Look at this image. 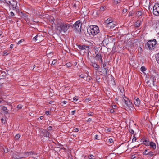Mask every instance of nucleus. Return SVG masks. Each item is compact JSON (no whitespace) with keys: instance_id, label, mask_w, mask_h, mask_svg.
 Wrapping results in <instances>:
<instances>
[{"instance_id":"obj_26","label":"nucleus","mask_w":159,"mask_h":159,"mask_svg":"<svg viewBox=\"0 0 159 159\" xmlns=\"http://www.w3.org/2000/svg\"><path fill=\"white\" fill-rule=\"evenodd\" d=\"M66 65V66L68 67H70L71 66V64L70 62L67 63Z\"/></svg>"},{"instance_id":"obj_3","label":"nucleus","mask_w":159,"mask_h":159,"mask_svg":"<svg viewBox=\"0 0 159 159\" xmlns=\"http://www.w3.org/2000/svg\"><path fill=\"white\" fill-rule=\"evenodd\" d=\"M156 44V41L155 39L148 41L145 45V48L147 49L152 50L153 49V47Z\"/></svg>"},{"instance_id":"obj_33","label":"nucleus","mask_w":159,"mask_h":159,"mask_svg":"<svg viewBox=\"0 0 159 159\" xmlns=\"http://www.w3.org/2000/svg\"><path fill=\"white\" fill-rule=\"evenodd\" d=\"M22 106L20 105H18L17 106V108L19 109H21L22 108Z\"/></svg>"},{"instance_id":"obj_10","label":"nucleus","mask_w":159,"mask_h":159,"mask_svg":"<svg viewBox=\"0 0 159 159\" xmlns=\"http://www.w3.org/2000/svg\"><path fill=\"white\" fill-rule=\"evenodd\" d=\"M116 22L114 21H111L110 23H107V27H109L110 29H112L116 25Z\"/></svg>"},{"instance_id":"obj_14","label":"nucleus","mask_w":159,"mask_h":159,"mask_svg":"<svg viewBox=\"0 0 159 159\" xmlns=\"http://www.w3.org/2000/svg\"><path fill=\"white\" fill-rule=\"evenodd\" d=\"M95 58L97 61H98L99 60L101 61L102 59V57L100 54L98 53L95 56Z\"/></svg>"},{"instance_id":"obj_57","label":"nucleus","mask_w":159,"mask_h":159,"mask_svg":"<svg viewBox=\"0 0 159 159\" xmlns=\"http://www.w3.org/2000/svg\"><path fill=\"white\" fill-rule=\"evenodd\" d=\"M132 15V13L131 12H129V14L128 16H130Z\"/></svg>"},{"instance_id":"obj_18","label":"nucleus","mask_w":159,"mask_h":159,"mask_svg":"<svg viewBox=\"0 0 159 159\" xmlns=\"http://www.w3.org/2000/svg\"><path fill=\"white\" fill-rule=\"evenodd\" d=\"M40 38V35H37L33 38V39L34 40H35L36 41H37L39 42L41 41L39 39Z\"/></svg>"},{"instance_id":"obj_15","label":"nucleus","mask_w":159,"mask_h":159,"mask_svg":"<svg viewBox=\"0 0 159 159\" xmlns=\"http://www.w3.org/2000/svg\"><path fill=\"white\" fill-rule=\"evenodd\" d=\"M13 157L15 159H20L22 158L21 157L19 156V155H18V153L14 154L13 156Z\"/></svg>"},{"instance_id":"obj_20","label":"nucleus","mask_w":159,"mask_h":159,"mask_svg":"<svg viewBox=\"0 0 159 159\" xmlns=\"http://www.w3.org/2000/svg\"><path fill=\"white\" fill-rule=\"evenodd\" d=\"M95 156L92 154H90L88 156V158L89 159H93L95 158Z\"/></svg>"},{"instance_id":"obj_11","label":"nucleus","mask_w":159,"mask_h":159,"mask_svg":"<svg viewBox=\"0 0 159 159\" xmlns=\"http://www.w3.org/2000/svg\"><path fill=\"white\" fill-rule=\"evenodd\" d=\"M91 65L94 68L95 70L96 71H98V69L100 68L99 66L96 64L95 62H91Z\"/></svg>"},{"instance_id":"obj_32","label":"nucleus","mask_w":159,"mask_h":159,"mask_svg":"<svg viewBox=\"0 0 159 159\" xmlns=\"http://www.w3.org/2000/svg\"><path fill=\"white\" fill-rule=\"evenodd\" d=\"M129 130L130 133H131L132 134H134V130H133L132 129H129Z\"/></svg>"},{"instance_id":"obj_28","label":"nucleus","mask_w":159,"mask_h":159,"mask_svg":"<svg viewBox=\"0 0 159 159\" xmlns=\"http://www.w3.org/2000/svg\"><path fill=\"white\" fill-rule=\"evenodd\" d=\"M147 151H148V150L147 149H146L143 152V155H148V152L147 153Z\"/></svg>"},{"instance_id":"obj_12","label":"nucleus","mask_w":159,"mask_h":159,"mask_svg":"<svg viewBox=\"0 0 159 159\" xmlns=\"http://www.w3.org/2000/svg\"><path fill=\"white\" fill-rule=\"evenodd\" d=\"M109 37L108 35H107L106 36L104 37V39L102 41V43L104 45H107L109 43Z\"/></svg>"},{"instance_id":"obj_31","label":"nucleus","mask_w":159,"mask_h":159,"mask_svg":"<svg viewBox=\"0 0 159 159\" xmlns=\"http://www.w3.org/2000/svg\"><path fill=\"white\" fill-rule=\"evenodd\" d=\"M136 139L135 137L133 136V139H132V142H134L136 141Z\"/></svg>"},{"instance_id":"obj_5","label":"nucleus","mask_w":159,"mask_h":159,"mask_svg":"<svg viewBox=\"0 0 159 159\" xmlns=\"http://www.w3.org/2000/svg\"><path fill=\"white\" fill-rule=\"evenodd\" d=\"M153 13L155 16H159V3H156L154 6Z\"/></svg>"},{"instance_id":"obj_16","label":"nucleus","mask_w":159,"mask_h":159,"mask_svg":"<svg viewBox=\"0 0 159 159\" xmlns=\"http://www.w3.org/2000/svg\"><path fill=\"white\" fill-rule=\"evenodd\" d=\"M143 142L144 143V144L146 146H149V143L148 141V139H143Z\"/></svg>"},{"instance_id":"obj_29","label":"nucleus","mask_w":159,"mask_h":159,"mask_svg":"<svg viewBox=\"0 0 159 159\" xmlns=\"http://www.w3.org/2000/svg\"><path fill=\"white\" fill-rule=\"evenodd\" d=\"M67 103V102L66 101H64L61 102L62 106H63V104H65Z\"/></svg>"},{"instance_id":"obj_23","label":"nucleus","mask_w":159,"mask_h":159,"mask_svg":"<svg viewBox=\"0 0 159 159\" xmlns=\"http://www.w3.org/2000/svg\"><path fill=\"white\" fill-rule=\"evenodd\" d=\"M20 137V135L19 134H17L16 135L15 138L16 140H18Z\"/></svg>"},{"instance_id":"obj_41","label":"nucleus","mask_w":159,"mask_h":159,"mask_svg":"<svg viewBox=\"0 0 159 159\" xmlns=\"http://www.w3.org/2000/svg\"><path fill=\"white\" fill-rule=\"evenodd\" d=\"M78 131L79 129L77 128H75L73 130V131L76 132H78Z\"/></svg>"},{"instance_id":"obj_1","label":"nucleus","mask_w":159,"mask_h":159,"mask_svg":"<svg viewBox=\"0 0 159 159\" xmlns=\"http://www.w3.org/2000/svg\"><path fill=\"white\" fill-rule=\"evenodd\" d=\"M87 32L89 35H95L99 33V30L98 27L96 25H92L87 29Z\"/></svg>"},{"instance_id":"obj_40","label":"nucleus","mask_w":159,"mask_h":159,"mask_svg":"<svg viewBox=\"0 0 159 159\" xmlns=\"http://www.w3.org/2000/svg\"><path fill=\"white\" fill-rule=\"evenodd\" d=\"M2 109L3 111H6L7 109L6 107L4 106L3 107Z\"/></svg>"},{"instance_id":"obj_8","label":"nucleus","mask_w":159,"mask_h":159,"mask_svg":"<svg viewBox=\"0 0 159 159\" xmlns=\"http://www.w3.org/2000/svg\"><path fill=\"white\" fill-rule=\"evenodd\" d=\"M78 48L81 50L86 49V48H87L88 51H89V46L88 45H78Z\"/></svg>"},{"instance_id":"obj_52","label":"nucleus","mask_w":159,"mask_h":159,"mask_svg":"<svg viewBox=\"0 0 159 159\" xmlns=\"http://www.w3.org/2000/svg\"><path fill=\"white\" fill-rule=\"evenodd\" d=\"M49 113L50 112L49 111H46L45 112V114H46L47 115H49Z\"/></svg>"},{"instance_id":"obj_19","label":"nucleus","mask_w":159,"mask_h":159,"mask_svg":"<svg viewBox=\"0 0 159 159\" xmlns=\"http://www.w3.org/2000/svg\"><path fill=\"white\" fill-rule=\"evenodd\" d=\"M141 23V22L140 21H137L135 22V23L134 25L135 26L137 27H139Z\"/></svg>"},{"instance_id":"obj_60","label":"nucleus","mask_w":159,"mask_h":159,"mask_svg":"<svg viewBox=\"0 0 159 159\" xmlns=\"http://www.w3.org/2000/svg\"><path fill=\"white\" fill-rule=\"evenodd\" d=\"M2 99L1 98H0V103L2 102Z\"/></svg>"},{"instance_id":"obj_17","label":"nucleus","mask_w":159,"mask_h":159,"mask_svg":"<svg viewBox=\"0 0 159 159\" xmlns=\"http://www.w3.org/2000/svg\"><path fill=\"white\" fill-rule=\"evenodd\" d=\"M149 145L153 149H155L156 148V144L155 143L152 142H150L149 143Z\"/></svg>"},{"instance_id":"obj_37","label":"nucleus","mask_w":159,"mask_h":159,"mask_svg":"<svg viewBox=\"0 0 159 159\" xmlns=\"http://www.w3.org/2000/svg\"><path fill=\"white\" fill-rule=\"evenodd\" d=\"M93 113H92V112H91L88 113V115L89 116H93Z\"/></svg>"},{"instance_id":"obj_39","label":"nucleus","mask_w":159,"mask_h":159,"mask_svg":"<svg viewBox=\"0 0 159 159\" xmlns=\"http://www.w3.org/2000/svg\"><path fill=\"white\" fill-rule=\"evenodd\" d=\"M28 154L29 155H32L34 154V152H28Z\"/></svg>"},{"instance_id":"obj_46","label":"nucleus","mask_w":159,"mask_h":159,"mask_svg":"<svg viewBox=\"0 0 159 159\" xmlns=\"http://www.w3.org/2000/svg\"><path fill=\"white\" fill-rule=\"evenodd\" d=\"M76 7V5L75 3L74 4V5L73 6V8H75Z\"/></svg>"},{"instance_id":"obj_7","label":"nucleus","mask_w":159,"mask_h":159,"mask_svg":"<svg viewBox=\"0 0 159 159\" xmlns=\"http://www.w3.org/2000/svg\"><path fill=\"white\" fill-rule=\"evenodd\" d=\"M123 99L122 101L125 103L126 105L129 107H132V104L129 100L125 96L124 97H123Z\"/></svg>"},{"instance_id":"obj_43","label":"nucleus","mask_w":159,"mask_h":159,"mask_svg":"<svg viewBox=\"0 0 159 159\" xmlns=\"http://www.w3.org/2000/svg\"><path fill=\"white\" fill-rule=\"evenodd\" d=\"M23 41H24V40L23 39H22L21 40H20L18 42L17 44H20Z\"/></svg>"},{"instance_id":"obj_22","label":"nucleus","mask_w":159,"mask_h":159,"mask_svg":"<svg viewBox=\"0 0 159 159\" xmlns=\"http://www.w3.org/2000/svg\"><path fill=\"white\" fill-rule=\"evenodd\" d=\"M154 152H152V151H150L148 152V154L149 156H150L149 157H151L153 156L154 155Z\"/></svg>"},{"instance_id":"obj_30","label":"nucleus","mask_w":159,"mask_h":159,"mask_svg":"<svg viewBox=\"0 0 159 159\" xmlns=\"http://www.w3.org/2000/svg\"><path fill=\"white\" fill-rule=\"evenodd\" d=\"M141 71L142 72H143V71H144L145 70V68L144 66H143L141 67Z\"/></svg>"},{"instance_id":"obj_58","label":"nucleus","mask_w":159,"mask_h":159,"mask_svg":"<svg viewBox=\"0 0 159 159\" xmlns=\"http://www.w3.org/2000/svg\"><path fill=\"white\" fill-rule=\"evenodd\" d=\"M100 63L101 64V66H102V64L103 63V61H102V60L101 59V61H100Z\"/></svg>"},{"instance_id":"obj_45","label":"nucleus","mask_w":159,"mask_h":159,"mask_svg":"<svg viewBox=\"0 0 159 159\" xmlns=\"http://www.w3.org/2000/svg\"><path fill=\"white\" fill-rule=\"evenodd\" d=\"M109 142L110 143H113V139L111 138H110L109 139Z\"/></svg>"},{"instance_id":"obj_53","label":"nucleus","mask_w":159,"mask_h":159,"mask_svg":"<svg viewBox=\"0 0 159 159\" xmlns=\"http://www.w3.org/2000/svg\"><path fill=\"white\" fill-rule=\"evenodd\" d=\"M107 63L106 62H104V63L103 64V67H105L106 66Z\"/></svg>"},{"instance_id":"obj_50","label":"nucleus","mask_w":159,"mask_h":159,"mask_svg":"<svg viewBox=\"0 0 159 159\" xmlns=\"http://www.w3.org/2000/svg\"><path fill=\"white\" fill-rule=\"evenodd\" d=\"M104 70L105 71L106 74V75L107 74V68H104Z\"/></svg>"},{"instance_id":"obj_54","label":"nucleus","mask_w":159,"mask_h":159,"mask_svg":"<svg viewBox=\"0 0 159 159\" xmlns=\"http://www.w3.org/2000/svg\"><path fill=\"white\" fill-rule=\"evenodd\" d=\"M43 118V116H41L39 118V120H41Z\"/></svg>"},{"instance_id":"obj_49","label":"nucleus","mask_w":159,"mask_h":159,"mask_svg":"<svg viewBox=\"0 0 159 159\" xmlns=\"http://www.w3.org/2000/svg\"><path fill=\"white\" fill-rule=\"evenodd\" d=\"M91 120H92L90 118H89L87 120V122H89V121H91Z\"/></svg>"},{"instance_id":"obj_6","label":"nucleus","mask_w":159,"mask_h":159,"mask_svg":"<svg viewBox=\"0 0 159 159\" xmlns=\"http://www.w3.org/2000/svg\"><path fill=\"white\" fill-rule=\"evenodd\" d=\"M8 5H10L12 7L13 10L17 9V7L16 1L14 0H11V1H6Z\"/></svg>"},{"instance_id":"obj_13","label":"nucleus","mask_w":159,"mask_h":159,"mask_svg":"<svg viewBox=\"0 0 159 159\" xmlns=\"http://www.w3.org/2000/svg\"><path fill=\"white\" fill-rule=\"evenodd\" d=\"M134 103L136 106H138L140 105V102L139 99L138 98H137L134 100Z\"/></svg>"},{"instance_id":"obj_2","label":"nucleus","mask_w":159,"mask_h":159,"mask_svg":"<svg viewBox=\"0 0 159 159\" xmlns=\"http://www.w3.org/2000/svg\"><path fill=\"white\" fill-rule=\"evenodd\" d=\"M70 25L68 23H61L58 26L57 30L59 33L61 32L62 31L65 32L67 31Z\"/></svg>"},{"instance_id":"obj_36","label":"nucleus","mask_w":159,"mask_h":159,"mask_svg":"<svg viewBox=\"0 0 159 159\" xmlns=\"http://www.w3.org/2000/svg\"><path fill=\"white\" fill-rule=\"evenodd\" d=\"M1 121L2 123H5L6 120L3 118H2L1 119Z\"/></svg>"},{"instance_id":"obj_25","label":"nucleus","mask_w":159,"mask_h":159,"mask_svg":"<svg viewBox=\"0 0 159 159\" xmlns=\"http://www.w3.org/2000/svg\"><path fill=\"white\" fill-rule=\"evenodd\" d=\"M105 8H106L105 6H103L100 7V10L101 11H103Z\"/></svg>"},{"instance_id":"obj_21","label":"nucleus","mask_w":159,"mask_h":159,"mask_svg":"<svg viewBox=\"0 0 159 159\" xmlns=\"http://www.w3.org/2000/svg\"><path fill=\"white\" fill-rule=\"evenodd\" d=\"M142 14V13L140 11H139L136 13V15L138 16H141Z\"/></svg>"},{"instance_id":"obj_55","label":"nucleus","mask_w":159,"mask_h":159,"mask_svg":"<svg viewBox=\"0 0 159 159\" xmlns=\"http://www.w3.org/2000/svg\"><path fill=\"white\" fill-rule=\"evenodd\" d=\"M13 48V44H11L10 47V48L11 49H12Z\"/></svg>"},{"instance_id":"obj_34","label":"nucleus","mask_w":159,"mask_h":159,"mask_svg":"<svg viewBox=\"0 0 159 159\" xmlns=\"http://www.w3.org/2000/svg\"><path fill=\"white\" fill-rule=\"evenodd\" d=\"M158 57L156 58V60L158 63H159V53L158 54Z\"/></svg>"},{"instance_id":"obj_35","label":"nucleus","mask_w":159,"mask_h":159,"mask_svg":"<svg viewBox=\"0 0 159 159\" xmlns=\"http://www.w3.org/2000/svg\"><path fill=\"white\" fill-rule=\"evenodd\" d=\"M52 128L51 126H50L48 127V131H51V130H52Z\"/></svg>"},{"instance_id":"obj_42","label":"nucleus","mask_w":159,"mask_h":159,"mask_svg":"<svg viewBox=\"0 0 159 159\" xmlns=\"http://www.w3.org/2000/svg\"><path fill=\"white\" fill-rule=\"evenodd\" d=\"M4 55H7L8 54V53H7V52L6 51H4L3 53Z\"/></svg>"},{"instance_id":"obj_62","label":"nucleus","mask_w":159,"mask_h":159,"mask_svg":"<svg viewBox=\"0 0 159 159\" xmlns=\"http://www.w3.org/2000/svg\"><path fill=\"white\" fill-rule=\"evenodd\" d=\"M35 67V65H34L33 66V69Z\"/></svg>"},{"instance_id":"obj_4","label":"nucleus","mask_w":159,"mask_h":159,"mask_svg":"<svg viewBox=\"0 0 159 159\" xmlns=\"http://www.w3.org/2000/svg\"><path fill=\"white\" fill-rule=\"evenodd\" d=\"M81 24L80 21H77L73 25V28L75 30L79 32L81 31Z\"/></svg>"},{"instance_id":"obj_61","label":"nucleus","mask_w":159,"mask_h":159,"mask_svg":"<svg viewBox=\"0 0 159 159\" xmlns=\"http://www.w3.org/2000/svg\"><path fill=\"white\" fill-rule=\"evenodd\" d=\"M5 113H6V114H7V113H8V111H5Z\"/></svg>"},{"instance_id":"obj_51","label":"nucleus","mask_w":159,"mask_h":159,"mask_svg":"<svg viewBox=\"0 0 159 159\" xmlns=\"http://www.w3.org/2000/svg\"><path fill=\"white\" fill-rule=\"evenodd\" d=\"M75 110L72 111L71 112V114L74 115V114L75 113Z\"/></svg>"},{"instance_id":"obj_48","label":"nucleus","mask_w":159,"mask_h":159,"mask_svg":"<svg viewBox=\"0 0 159 159\" xmlns=\"http://www.w3.org/2000/svg\"><path fill=\"white\" fill-rule=\"evenodd\" d=\"M110 112L111 113H113L114 112V110L113 109H111L110 110Z\"/></svg>"},{"instance_id":"obj_9","label":"nucleus","mask_w":159,"mask_h":159,"mask_svg":"<svg viewBox=\"0 0 159 159\" xmlns=\"http://www.w3.org/2000/svg\"><path fill=\"white\" fill-rule=\"evenodd\" d=\"M41 135L44 137L49 138L50 133L47 130H44L41 132Z\"/></svg>"},{"instance_id":"obj_64","label":"nucleus","mask_w":159,"mask_h":159,"mask_svg":"<svg viewBox=\"0 0 159 159\" xmlns=\"http://www.w3.org/2000/svg\"><path fill=\"white\" fill-rule=\"evenodd\" d=\"M151 80L150 79L148 81V83Z\"/></svg>"},{"instance_id":"obj_24","label":"nucleus","mask_w":159,"mask_h":159,"mask_svg":"<svg viewBox=\"0 0 159 159\" xmlns=\"http://www.w3.org/2000/svg\"><path fill=\"white\" fill-rule=\"evenodd\" d=\"M57 62V61L55 59L52 61V64H51V65H54L56 64V63Z\"/></svg>"},{"instance_id":"obj_56","label":"nucleus","mask_w":159,"mask_h":159,"mask_svg":"<svg viewBox=\"0 0 159 159\" xmlns=\"http://www.w3.org/2000/svg\"><path fill=\"white\" fill-rule=\"evenodd\" d=\"M95 139H98V135H95Z\"/></svg>"},{"instance_id":"obj_27","label":"nucleus","mask_w":159,"mask_h":159,"mask_svg":"<svg viewBox=\"0 0 159 159\" xmlns=\"http://www.w3.org/2000/svg\"><path fill=\"white\" fill-rule=\"evenodd\" d=\"M78 99V98L77 96H75L73 98V100L75 101H77Z\"/></svg>"},{"instance_id":"obj_44","label":"nucleus","mask_w":159,"mask_h":159,"mask_svg":"<svg viewBox=\"0 0 159 159\" xmlns=\"http://www.w3.org/2000/svg\"><path fill=\"white\" fill-rule=\"evenodd\" d=\"M10 15L11 16H14V14L13 12L11 11L10 13Z\"/></svg>"},{"instance_id":"obj_38","label":"nucleus","mask_w":159,"mask_h":159,"mask_svg":"<svg viewBox=\"0 0 159 159\" xmlns=\"http://www.w3.org/2000/svg\"><path fill=\"white\" fill-rule=\"evenodd\" d=\"M110 19H109V18L106 20L105 22L107 24V23H110Z\"/></svg>"},{"instance_id":"obj_63","label":"nucleus","mask_w":159,"mask_h":159,"mask_svg":"<svg viewBox=\"0 0 159 159\" xmlns=\"http://www.w3.org/2000/svg\"><path fill=\"white\" fill-rule=\"evenodd\" d=\"M135 157L134 156V157H133V156H132V158H134Z\"/></svg>"},{"instance_id":"obj_59","label":"nucleus","mask_w":159,"mask_h":159,"mask_svg":"<svg viewBox=\"0 0 159 159\" xmlns=\"http://www.w3.org/2000/svg\"><path fill=\"white\" fill-rule=\"evenodd\" d=\"M2 34V32L1 31H0V36H1Z\"/></svg>"},{"instance_id":"obj_47","label":"nucleus","mask_w":159,"mask_h":159,"mask_svg":"<svg viewBox=\"0 0 159 159\" xmlns=\"http://www.w3.org/2000/svg\"><path fill=\"white\" fill-rule=\"evenodd\" d=\"M127 11V9H124L123 10V12H126Z\"/></svg>"}]
</instances>
